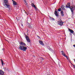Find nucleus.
Wrapping results in <instances>:
<instances>
[{
	"mask_svg": "<svg viewBox=\"0 0 75 75\" xmlns=\"http://www.w3.org/2000/svg\"><path fill=\"white\" fill-rule=\"evenodd\" d=\"M19 46V50L23 51H26V50L27 49V47L20 45Z\"/></svg>",
	"mask_w": 75,
	"mask_h": 75,
	"instance_id": "f257e3e1",
	"label": "nucleus"
},
{
	"mask_svg": "<svg viewBox=\"0 0 75 75\" xmlns=\"http://www.w3.org/2000/svg\"><path fill=\"white\" fill-rule=\"evenodd\" d=\"M4 2L3 3V4L4 6L5 7L7 6L8 8H9V7H10V5L6 4V3H8V0H4Z\"/></svg>",
	"mask_w": 75,
	"mask_h": 75,
	"instance_id": "f03ea898",
	"label": "nucleus"
},
{
	"mask_svg": "<svg viewBox=\"0 0 75 75\" xmlns=\"http://www.w3.org/2000/svg\"><path fill=\"white\" fill-rule=\"evenodd\" d=\"M75 6L74 5H73L70 7V9L72 14L74 13V11L75 10Z\"/></svg>",
	"mask_w": 75,
	"mask_h": 75,
	"instance_id": "7ed1b4c3",
	"label": "nucleus"
},
{
	"mask_svg": "<svg viewBox=\"0 0 75 75\" xmlns=\"http://www.w3.org/2000/svg\"><path fill=\"white\" fill-rule=\"evenodd\" d=\"M25 38L27 42H30V40L29 38L27 36H26Z\"/></svg>",
	"mask_w": 75,
	"mask_h": 75,
	"instance_id": "20e7f679",
	"label": "nucleus"
},
{
	"mask_svg": "<svg viewBox=\"0 0 75 75\" xmlns=\"http://www.w3.org/2000/svg\"><path fill=\"white\" fill-rule=\"evenodd\" d=\"M63 24H64V23L62 22V21L60 20L58 23L59 25H63Z\"/></svg>",
	"mask_w": 75,
	"mask_h": 75,
	"instance_id": "39448f33",
	"label": "nucleus"
},
{
	"mask_svg": "<svg viewBox=\"0 0 75 75\" xmlns=\"http://www.w3.org/2000/svg\"><path fill=\"white\" fill-rule=\"evenodd\" d=\"M66 7L67 8H70L71 7V4L70 3H67V5L66 6Z\"/></svg>",
	"mask_w": 75,
	"mask_h": 75,
	"instance_id": "423d86ee",
	"label": "nucleus"
},
{
	"mask_svg": "<svg viewBox=\"0 0 75 75\" xmlns=\"http://www.w3.org/2000/svg\"><path fill=\"white\" fill-rule=\"evenodd\" d=\"M19 44H20V45H23V46H26V44H25V43L23 42H21Z\"/></svg>",
	"mask_w": 75,
	"mask_h": 75,
	"instance_id": "0eeeda50",
	"label": "nucleus"
},
{
	"mask_svg": "<svg viewBox=\"0 0 75 75\" xmlns=\"http://www.w3.org/2000/svg\"><path fill=\"white\" fill-rule=\"evenodd\" d=\"M4 73L3 71L1 70H0V75H4Z\"/></svg>",
	"mask_w": 75,
	"mask_h": 75,
	"instance_id": "6e6552de",
	"label": "nucleus"
},
{
	"mask_svg": "<svg viewBox=\"0 0 75 75\" xmlns=\"http://www.w3.org/2000/svg\"><path fill=\"white\" fill-rule=\"evenodd\" d=\"M54 14L55 15L56 17H58V14L57 11H54Z\"/></svg>",
	"mask_w": 75,
	"mask_h": 75,
	"instance_id": "1a4fd4ad",
	"label": "nucleus"
},
{
	"mask_svg": "<svg viewBox=\"0 0 75 75\" xmlns=\"http://www.w3.org/2000/svg\"><path fill=\"white\" fill-rule=\"evenodd\" d=\"M69 31L72 34H73V33H74V31H73L72 30H71L70 29H69Z\"/></svg>",
	"mask_w": 75,
	"mask_h": 75,
	"instance_id": "9d476101",
	"label": "nucleus"
},
{
	"mask_svg": "<svg viewBox=\"0 0 75 75\" xmlns=\"http://www.w3.org/2000/svg\"><path fill=\"white\" fill-rule=\"evenodd\" d=\"M64 6H62L61 7V10H65V8H64Z\"/></svg>",
	"mask_w": 75,
	"mask_h": 75,
	"instance_id": "9b49d317",
	"label": "nucleus"
},
{
	"mask_svg": "<svg viewBox=\"0 0 75 75\" xmlns=\"http://www.w3.org/2000/svg\"><path fill=\"white\" fill-rule=\"evenodd\" d=\"M61 16H64V12H63V11H61Z\"/></svg>",
	"mask_w": 75,
	"mask_h": 75,
	"instance_id": "f8f14e48",
	"label": "nucleus"
},
{
	"mask_svg": "<svg viewBox=\"0 0 75 75\" xmlns=\"http://www.w3.org/2000/svg\"><path fill=\"white\" fill-rule=\"evenodd\" d=\"M39 42L41 45H44V43H43V42H42V41H40Z\"/></svg>",
	"mask_w": 75,
	"mask_h": 75,
	"instance_id": "ddd939ff",
	"label": "nucleus"
},
{
	"mask_svg": "<svg viewBox=\"0 0 75 75\" xmlns=\"http://www.w3.org/2000/svg\"><path fill=\"white\" fill-rule=\"evenodd\" d=\"M49 17L51 20H55V19L53 18H52L50 16H49Z\"/></svg>",
	"mask_w": 75,
	"mask_h": 75,
	"instance_id": "4468645a",
	"label": "nucleus"
},
{
	"mask_svg": "<svg viewBox=\"0 0 75 75\" xmlns=\"http://www.w3.org/2000/svg\"><path fill=\"white\" fill-rule=\"evenodd\" d=\"M13 4H14V5H17V2H16L15 1H13Z\"/></svg>",
	"mask_w": 75,
	"mask_h": 75,
	"instance_id": "2eb2a0df",
	"label": "nucleus"
},
{
	"mask_svg": "<svg viewBox=\"0 0 75 75\" xmlns=\"http://www.w3.org/2000/svg\"><path fill=\"white\" fill-rule=\"evenodd\" d=\"M24 1V4L26 5V4H27V1L25 0H23Z\"/></svg>",
	"mask_w": 75,
	"mask_h": 75,
	"instance_id": "dca6fc26",
	"label": "nucleus"
},
{
	"mask_svg": "<svg viewBox=\"0 0 75 75\" xmlns=\"http://www.w3.org/2000/svg\"><path fill=\"white\" fill-rule=\"evenodd\" d=\"M1 62L2 66H3V64H4L3 61V60H2V59H1Z\"/></svg>",
	"mask_w": 75,
	"mask_h": 75,
	"instance_id": "f3484780",
	"label": "nucleus"
},
{
	"mask_svg": "<svg viewBox=\"0 0 75 75\" xmlns=\"http://www.w3.org/2000/svg\"><path fill=\"white\" fill-rule=\"evenodd\" d=\"M62 54L63 55H64V57L66 55L64 52L63 53H62Z\"/></svg>",
	"mask_w": 75,
	"mask_h": 75,
	"instance_id": "a211bd4d",
	"label": "nucleus"
},
{
	"mask_svg": "<svg viewBox=\"0 0 75 75\" xmlns=\"http://www.w3.org/2000/svg\"><path fill=\"white\" fill-rule=\"evenodd\" d=\"M61 11V8H59L58 9V11Z\"/></svg>",
	"mask_w": 75,
	"mask_h": 75,
	"instance_id": "6ab92c4d",
	"label": "nucleus"
},
{
	"mask_svg": "<svg viewBox=\"0 0 75 75\" xmlns=\"http://www.w3.org/2000/svg\"><path fill=\"white\" fill-rule=\"evenodd\" d=\"M64 57H66V58H67V59L68 60V59H69L68 58V57L67 56V55H66Z\"/></svg>",
	"mask_w": 75,
	"mask_h": 75,
	"instance_id": "aec40b11",
	"label": "nucleus"
},
{
	"mask_svg": "<svg viewBox=\"0 0 75 75\" xmlns=\"http://www.w3.org/2000/svg\"><path fill=\"white\" fill-rule=\"evenodd\" d=\"M33 7H34V8H36V7L35 6V5H34Z\"/></svg>",
	"mask_w": 75,
	"mask_h": 75,
	"instance_id": "412c9836",
	"label": "nucleus"
},
{
	"mask_svg": "<svg viewBox=\"0 0 75 75\" xmlns=\"http://www.w3.org/2000/svg\"><path fill=\"white\" fill-rule=\"evenodd\" d=\"M34 5V4H32V7H33V6Z\"/></svg>",
	"mask_w": 75,
	"mask_h": 75,
	"instance_id": "4be33fe9",
	"label": "nucleus"
},
{
	"mask_svg": "<svg viewBox=\"0 0 75 75\" xmlns=\"http://www.w3.org/2000/svg\"><path fill=\"white\" fill-rule=\"evenodd\" d=\"M4 68L5 69V70H6V68L4 67Z\"/></svg>",
	"mask_w": 75,
	"mask_h": 75,
	"instance_id": "5701e85b",
	"label": "nucleus"
},
{
	"mask_svg": "<svg viewBox=\"0 0 75 75\" xmlns=\"http://www.w3.org/2000/svg\"><path fill=\"white\" fill-rule=\"evenodd\" d=\"M61 52H62V53H64V51H61Z\"/></svg>",
	"mask_w": 75,
	"mask_h": 75,
	"instance_id": "b1692460",
	"label": "nucleus"
},
{
	"mask_svg": "<svg viewBox=\"0 0 75 75\" xmlns=\"http://www.w3.org/2000/svg\"><path fill=\"white\" fill-rule=\"evenodd\" d=\"M73 46L74 47H75V45H74Z\"/></svg>",
	"mask_w": 75,
	"mask_h": 75,
	"instance_id": "393cba45",
	"label": "nucleus"
},
{
	"mask_svg": "<svg viewBox=\"0 0 75 75\" xmlns=\"http://www.w3.org/2000/svg\"><path fill=\"white\" fill-rule=\"evenodd\" d=\"M69 34H70V35H71V33H69Z\"/></svg>",
	"mask_w": 75,
	"mask_h": 75,
	"instance_id": "a878e982",
	"label": "nucleus"
},
{
	"mask_svg": "<svg viewBox=\"0 0 75 75\" xmlns=\"http://www.w3.org/2000/svg\"><path fill=\"white\" fill-rule=\"evenodd\" d=\"M74 62H75V59H74Z\"/></svg>",
	"mask_w": 75,
	"mask_h": 75,
	"instance_id": "bb28decb",
	"label": "nucleus"
},
{
	"mask_svg": "<svg viewBox=\"0 0 75 75\" xmlns=\"http://www.w3.org/2000/svg\"><path fill=\"white\" fill-rule=\"evenodd\" d=\"M22 26H23V24H22Z\"/></svg>",
	"mask_w": 75,
	"mask_h": 75,
	"instance_id": "cd10ccee",
	"label": "nucleus"
},
{
	"mask_svg": "<svg viewBox=\"0 0 75 75\" xmlns=\"http://www.w3.org/2000/svg\"><path fill=\"white\" fill-rule=\"evenodd\" d=\"M26 14H27V13L26 12Z\"/></svg>",
	"mask_w": 75,
	"mask_h": 75,
	"instance_id": "c85d7f7f",
	"label": "nucleus"
},
{
	"mask_svg": "<svg viewBox=\"0 0 75 75\" xmlns=\"http://www.w3.org/2000/svg\"><path fill=\"white\" fill-rule=\"evenodd\" d=\"M24 11H25V10H24Z\"/></svg>",
	"mask_w": 75,
	"mask_h": 75,
	"instance_id": "c756f323",
	"label": "nucleus"
}]
</instances>
